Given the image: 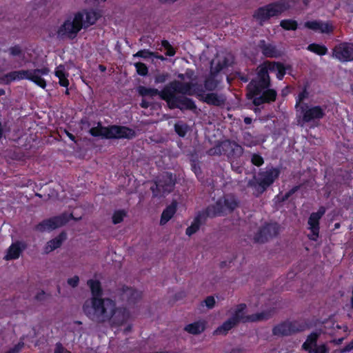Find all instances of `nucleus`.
Returning a JSON list of instances; mask_svg holds the SVG:
<instances>
[{"mask_svg":"<svg viewBox=\"0 0 353 353\" xmlns=\"http://www.w3.org/2000/svg\"><path fill=\"white\" fill-rule=\"evenodd\" d=\"M292 69L290 65H285L279 61H265L256 68V77L252 79L246 86V97L252 101L254 106L270 104L277 98V91L272 88L269 72H276L278 80H283L287 71Z\"/></svg>","mask_w":353,"mask_h":353,"instance_id":"obj_1","label":"nucleus"},{"mask_svg":"<svg viewBox=\"0 0 353 353\" xmlns=\"http://www.w3.org/2000/svg\"><path fill=\"white\" fill-rule=\"evenodd\" d=\"M115 309V302L109 298L92 297L83 305L84 314L92 321L104 323L110 320L111 312Z\"/></svg>","mask_w":353,"mask_h":353,"instance_id":"obj_2","label":"nucleus"},{"mask_svg":"<svg viewBox=\"0 0 353 353\" xmlns=\"http://www.w3.org/2000/svg\"><path fill=\"white\" fill-rule=\"evenodd\" d=\"M280 173L279 168L274 167L266 168L265 170H261L257 176H254L253 179L248 181V186L252 189L253 195L259 197L274 183Z\"/></svg>","mask_w":353,"mask_h":353,"instance_id":"obj_3","label":"nucleus"},{"mask_svg":"<svg viewBox=\"0 0 353 353\" xmlns=\"http://www.w3.org/2000/svg\"><path fill=\"white\" fill-rule=\"evenodd\" d=\"M289 8L290 6L287 1L279 0L258 8L254 12L253 17L262 26L272 17H279Z\"/></svg>","mask_w":353,"mask_h":353,"instance_id":"obj_4","label":"nucleus"},{"mask_svg":"<svg viewBox=\"0 0 353 353\" xmlns=\"http://www.w3.org/2000/svg\"><path fill=\"white\" fill-rule=\"evenodd\" d=\"M239 202L234 195L228 194L220 197L214 204L206 208V216L216 217L225 216L234 212Z\"/></svg>","mask_w":353,"mask_h":353,"instance_id":"obj_5","label":"nucleus"},{"mask_svg":"<svg viewBox=\"0 0 353 353\" xmlns=\"http://www.w3.org/2000/svg\"><path fill=\"white\" fill-rule=\"evenodd\" d=\"M72 219L77 220L72 213L63 212L59 215L43 220L34 226V230L40 232L52 231L65 225Z\"/></svg>","mask_w":353,"mask_h":353,"instance_id":"obj_6","label":"nucleus"},{"mask_svg":"<svg viewBox=\"0 0 353 353\" xmlns=\"http://www.w3.org/2000/svg\"><path fill=\"white\" fill-rule=\"evenodd\" d=\"M176 184V178L171 172L163 173L151 187L154 196H161L172 192Z\"/></svg>","mask_w":353,"mask_h":353,"instance_id":"obj_7","label":"nucleus"},{"mask_svg":"<svg viewBox=\"0 0 353 353\" xmlns=\"http://www.w3.org/2000/svg\"><path fill=\"white\" fill-rule=\"evenodd\" d=\"M193 85L192 82H182L174 80L162 89L163 99L171 97L168 92L172 96H177L176 94L183 96H193L194 95V92L192 91Z\"/></svg>","mask_w":353,"mask_h":353,"instance_id":"obj_8","label":"nucleus"},{"mask_svg":"<svg viewBox=\"0 0 353 353\" xmlns=\"http://www.w3.org/2000/svg\"><path fill=\"white\" fill-rule=\"evenodd\" d=\"M247 305L245 303H240L236 306L234 313L231 316L232 319H234L236 322L239 323L240 321L243 323L248 322H258L264 320H268L270 318V312L263 311L261 312L245 315V311Z\"/></svg>","mask_w":353,"mask_h":353,"instance_id":"obj_9","label":"nucleus"},{"mask_svg":"<svg viewBox=\"0 0 353 353\" xmlns=\"http://www.w3.org/2000/svg\"><path fill=\"white\" fill-rule=\"evenodd\" d=\"M325 106L311 105L303 103L300 106L301 120L304 123L320 121L325 116Z\"/></svg>","mask_w":353,"mask_h":353,"instance_id":"obj_10","label":"nucleus"},{"mask_svg":"<svg viewBox=\"0 0 353 353\" xmlns=\"http://www.w3.org/2000/svg\"><path fill=\"white\" fill-rule=\"evenodd\" d=\"M307 328L306 323L297 321H285L272 329V334L275 336H290L292 334L304 331Z\"/></svg>","mask_w":353,"mask_h":353,"instance_id":"obj_11","label":"nucleus"},{"mask_svg":"<svg viewBox=\"0 0 353 353\" xmlns=\"http://www.w3.org/2000/svg\"><path fill=\"white\" fill-rule=\"evenodd\" d=\"M168 94L171 97L163 100L167 102L170 109H179L181 111H194L196 110V105L192 99L183 95L172 96L170 92Z\"/></svg>","mask_w":353,"mask_h":353,"instance_id":"obj_12","label":"nucleus"},{"mask_svg":"<svg viewBox=\"0 0 353 353\" xmlns=\"http://www.w3.org/2000/svg\"><path fill=\"white\" fill-rule=\"evenodd\" d=\"M280 231V226L277 223H265L254 236L256 243H264L270 239L276 237Z\"/></svg>","mask_w":353,"mask_h":353,"instance_id":"obj_13","label":"nucleus"},{"mask_svg":"<svg viewBox=\"0 0 353 353\" xmlns=\"http://www.w3.org/2000/svg\"><path fill=\"white\" fill-rule=\"evenodd\" d=\"M108 139H132L136 137L137 134L132 128L120 125H110L106 128Z\"/></svg>","mask_w":353,"mask_h":353,"instance_id":"obj_14","label":"nucleus"},{"mask_svg":"<svg viewBox=\"0 0 353 353\" xmlns=\"http://www.w3.org/2000/svg\"><path fill=\"white\" fill-rule=\"evenodd\" d=\"M332 56L341 62L353 61V43L342 42L334 46Z\"/></svg>","mask_w":353,"mask_h":353,"instance_id":"obj_15","label":"nucleus"},{"mask_svg":"<svg viewBox=\"0 0 353 353\" xmlns=\"http://www.w3.org/2000/svg\"><path fill=\"white\" fill-rule=\"evenodd\" d=\"M325 212V208L323 207H321L317 212H312L310 215L307 223L310 226L309 229L312 232V235H308V237L310 240L316 241L319 237L320 230L319 221Z\"/></svg>","mask_w":353,"mask_h":353,"instance_id":"obj_16","label":"nucleus"},{"mask_svg":"<svg viewBox=\"0 0 353 353\" xmlns=\"http://www.w3.org/2000/svg\"><path fill=\"white\" fill-rule=\"evenodd\" d=\"M31 70H21L11 71L1 77H0V83L3 85H10L15 81H21L23 79L29 80Z\"/></svg>","mask_w":353,"mask_h":353,"instance_id":"obj_17","label":"nucleus"},{"mask_svg":"<svg viewBox=\"0 0 353 353\" xmlns=\"http://www.w3.org/2000/svg\"><path fill=\"white\" fill-rule=\"evenodd\" d=\"M130 318L129 311L125 307H117L111 312L110 321L112 325L119 327L125 323Z\"/></svg>","mask_w":353,"mask_h":353,"instance_id":"obj_18","label":"nucleus"},{"mask_svg":"<svg viewBox=\"0 0 353 353\" xmlns=\"http://www.w3.org/2000/svg\"><path fill=\"white\" fill-rule=\"evenodd\" d=\"M141 299V292L128 286H123L121 293V299L125 301L129 305H133Z\"/></svg>","mask_w":353,"mask_h":353,"instance_id":"obj_19","label":"nucleus"},{"mask_svg":"<svg viewBox=\"0 0 353 353\" xmlns=\"http://www.w3.org/2000/svg\"><path fill=\"white\" fill-rule=\"evenodd\" d=\"M258 47L263 55L267 58H279L283 54V52L275 45L267 43L263 39L259 41Z\"/></svg>","mask_w":353,"mask_h":353,"instance_id":"obj_20","label":"nucleus"},{"mask_svg":"<svg viewBox=\"0 0 353 353\" xmlns=\"http://www.w3.org/2000/svg\"><path fill=\"white\" fill-rule=\"evenodd\" d=\"M304 26L314 31H319L321 33L330 34L333 32V26L329 22L321 21H307L305 22Z\"/></svg>","mask_w":353,"mask_h":353,"instance_id":"obj_21","label":"nucleus"},{"mask_svg":"<svg viewBox=\"0 0 353 353\" xmlns=\"http://www.w3.org/2000/svg\"><path fill=\"white\" fill-rule=\"evenodd\" d=\"M79 31H77L76 27L70 19L65 20L63 23L59 28L57 34L61 38L67 37L69 39H74Z\"/></svg>","mask_w":353,"mask_h":353,"instance_id":"obj_22","label":"nucleus"},{"mask_svg":"<svg viewBox=\"0 0 353 353\" xmlns=\"http://www.w3.org/2000/svg\"><path fill=\"white\" fill-rule=\"evenodd\" d=\"M201 100L209 105L220 107L225 103L226 97L223 94L212 92L205 94Z\"/></svg>","mask_w":353,"mask_h":353,"instance_id":"obj_23","label":"nucleus"},{"mask_svg":"<svg viewBox=\"0 0 353 353\" xmlns=\"http://www.w3.org/2000/svg\"><path fill=\"white\" fill-rule=\"evenodd\" d=\"M208 216H206V210L204 212H198L194 216L191 225L187 228L185 234L189 236L195 234L200 229L202 223L205 221Z\"/></svg>","mask_w":353,"mask_h":353,"instance_id":"obj_24","label":"nucleus"},{"mask_svg":"<svg viewBox=\"0 0 353 353\" xmlns=\"http://www.w3.org/2000/svg\"><path fill=\"white\" fill-rule=\"evenodd\" d=\"M67 239V234L63 231L60 232L57 236L48 241L44 247V252L47 254L54 251V250L60 248L63 243Z\"/></svg>","mask_w":353,"mask_h":353,"instance_id":"obj_25","label":"nucleus"},{"mask_svg":"<svg viewBox=\"0 0 353 353\" xmlns=\"http://www.w3.org/2000/svg\"><path fill=\"white\" fill-rule=\"evenodd\" d=\"M177 201L172 200L171 203L163 210L160 219L161 225L167 223L174 216L177 210Z\"/></svg>","mask_w":353,"mask_h":353,"instance_id":"obj_26","label":"nucleus"},{"mask_svg":"<svg viewBox=\"0 0 353 353\" xmlns=\"http://www.w3.org/2000/svg\"><path fill=\"white\" fill-rule=\"evenodd\" d=\"M207 322L205 320H199L186 325L184 330L189 334L198 335L205 330Z\"/></svg>","mask_w":353,"mask_h":353,"instance_id":"obj_27","label":"nucleus"},{"mask_svg":"<svg viewBox=\"0 0 353 353\" xmlns=\"http://www.w3.org/2000/svg\"><path fill=\"white\" fill-rule=\"evenodd\" d=\"M320 334L316 332L310 333L305 341L302 345V349L308 353H312L313 348L317 345V341L319 338Z\"/></svg>","mask_w":353,"mask_h":353,"instance_id":"obj_28","label":"nucleus"},{"mask_svg":"<svg viewBox=\"0 0 353 353\" xmlns=\"http://www.w3.org/2000/svg\"><path fill=\"white\" fill-rule=\"evenodd\" d=\"M137 92L138 94L144 97H150L151 98H153L156 96H159V97L163 100V94H162V90L159 91L157 88H147L143 85H139L137 88Z\"/></svg>","mask_w":353,"mask_h":353,"instance_id":"obj_29","label":"nucleus"},{"mask_svg":"<svg viewBox=\"0 0 353 353\" xmlns=\"http://www.w3.org/2000/svg\"><path fill=\"white\" fill-rule=\"evenodd\" d=\"M237 324L238 323L236 322L235 319L230 317L215 330L214 334L225 335Z\"/></svg>","mask_w":353,"mask_h":353,"instance_id":"obj_30","label":"nucleus"},{"mask_svg":"<svg viewBox=\"0 0 353 353\" xmlns=\"http://www.w3.org/2000/svg\"><path fill=\"white\" fill-rule=\"evenodd\" d=\"M85 19L84 20V28L94 25L97 21L101 17L99 11L94 10H89L85 11Z\"/></svg>","mask_w":353,"mask_h":353,"instance_id":"obj_31","label":"nucleus"},{"mask_svg":"<svg viewBox=\"0 0 353 353\" xmlns=\"http://www.w3.org/2000/svg\"><path fill=\"white\" fill-rule=\"evenodd\" d=\"M87 285L90 288L92 297L101 298L103 290L101 282L99 280L89 279L87 281Z\"/></svg>","mask_w":353,"mask_h":353,"instance_id":"obj_32","label":"nucleus"},{"mask_svg":"<svg viewBox=\"0 0 353 353\" xmlns=\"http://www.w3.org/2000/svg\"><path fill=\"white\" fill-rule=\"evenodd\" d=\"M216 76V74H212L210 72V74L205 79L203 86L205 90L212 92L217 89L219 81L215 79Z\"/></svg>","mask_w":353,"mask_h":353,"instance_id":"obj_33","label":"nucleus"},{"mask_svg":"<svg viewBox=\"0 0 353 353\" xmlns=\"http://www.w3.org/2000/svg\"><path fill=\"white\" fill-rule=\"evenodd\" d=\"M106 128H108V125L103 126L101 122H98L97 126L91 128L89 130V133L94 137H101L103 139H108Z\"/></svg>","mask_w":353,"mask_h":353,"instance_id":"obj_34","label":"nucleus"},{"mask_svg":"<svg viewBox=\"0 0 353 353\" xmlns=\"http://www.w3.org/2000/svg\"><path fill=\"white\" fill-rule=\"evenodd\" d=\"M22 250L18 243H12L8 249L4 259L7 261L17 259L19 257Z\"/></svg>","mask_w":353,"mask_h":353,"instance_id":"obj_35","label":"nucleus"},{"mask_svg":"<svg viewBox=\"0 0 353 353\" xmlns=\"http://www.w3.org/2000/svg\"><path fill=\"white\" fill-rule=\"evenodd\" d=\"M306 49L308 51L319 56L325 55L328 52L327 48L325 45L316 43H312L309 44L307 46Z\"/></svg>","mask_w":353,"mask_h":353,"instance_id":"obj_36","label":"nucleus"},{"mask_svg":"<svg viewBox=\"0 0 353 353\" xmlns=\"http://www.w3.org/2000/svg\"><path fill=\"white\" fill-rule=\"evenodd\" d=\"M214 62L211 63L212 67L210 72L212 74H218L222 70L229 66V60L228 58L224 57L221 60H219L217 63L213 66Z\"/></svg>","mask_w":353,"mask_h":353,"instance_id":"obj_37","label":"nucleus"},{"mask_svg":"<svg viewBox=\"0 0 353 353\" xmlns=\"http://www.w3.org/2000/svg\"><path fill=\"white\" fill-rule=\"evenodd\" d=\"M308 85H305L301 90L296 97V104L295 108H300V106L303 103V101L308 98L309 92H308Z\"/></svg>","mask_w":353,"mask_h":353,"instance_id":"obj_38","label":"nucleus"},{"mask_svg":"<svg viewBox=\"0 0 353 353\" xmlns=\"http://www.w3.org/2000/svg\"><path fill=\"white\" fill-rule=\"evenodd\" d=\"M71 22L76 27L77 31H80L84 27V14L81 12H77Z\"/></svg>","mask_w":353,"mask_h":353,"instance_id":"obj_39","label":"nucleus"},{"mask_svg":"<svg viewBox=\"0 0 353 353\" xmlns=\"http://www.w3.org/2000/svg\"><path fill=\"white\" fill-rule=\"evenodd\" d=\"M280 26L285 30H296L298 23L294 19H283L280 21Z\"/></svg>","mask_w":353,"mask_h":353,"instance_id":"obj_40","label":"nucleus"},{"mask_svg":"<svg viewBox=\"0 0 353 353\" xmlns=\"http://www.w3.org/2000/svg\"><path fill=\"white\" fill-rule=\"evenodd\" d=\"M174 128L175 132L180 137H185L188 131V125L182 121L175 123Z\"/></svg>","mask_w":353,"mask_h":353,"instance_id":"obj_41","label":"nucleus"},{"mask_svg":"<svg viewBox=\"0 0 353 353\" xmlns=\"http://www.w3.org/2000/svg\"><path fill=\"white\" fill-rule=\"evenodd\" d=\"M126 216V212L124 210H118L114 211L112 216V221L114 225L119 224L123 221Z\"/></svg>","mask_w":353,"mask_h":353,"instance_id":"obj_42","label":"nucleus"},{"mask_svg":"<svg viewBox=\"0 0 353 353\" xmlns=\"http://www.w3.org/2000/svg\"><path fill=\"white\" fill-rule=\"evenodd\" d=\"M29 81H32L41 88H45L46 87V80L41 76L36 74L30 73Z\"/></svg>","mask_w":353,"mask_h":353,"instance_id":"obj_43","label":"nucleus"},{"mask_svg":"<svg viewBox=\"0 0 353 353\" xmlns=\"http://www.w3.org/2000/svg\"><path fill=\"white\" fill-rule=\"evenodd\" d=\"M137 72L139 75L145 77L148 73V68L147 65L142 62H137L134 64Z\"/></svg>","mask_w":353,"mask_h":353,"instance_id":"obj_44","label":"nucleus"},{"mask_svg":"<svg viewBox=\"0 0 353 353\" xmlns=\"http://www.w3.org/2000/svg\"><path fill=\"white\" fill-rule=\"evenodd\" d=\"M161 46L166 50L165 55L168 57H173L176 54V50L171 46L168 40L163 39L161 41Z\"/></svg>","mask_w":353,"mask_h":353,"instance_id":"obj_45","label":"nucleus"},{"mask_svg":"<svg viewBox=\"0 0 353 353\" xmlns=\"http://www.w3.org/2000/svg\"><path fill=\"white\" fill-rule=\"evenodd\" d=\"M152 56H155V52H152L148 49L140 50L134 54V57H141L143 59L152 58Z\"/></svg>","mask_w":353,"mask_h":353,"instance_id":"obj_46","label":"nucleus"},{"mask_svg":"<svg viewBox=\"0 0 353 353\" xmlns=\"http://www.w3.org/2000/svg\"><path fill=\"white\" fill-rule=\"evenodd\" d=\"M251 162L253 165L260 167L264 163V159L259 154L254 153L252 155Z\"/></svg>","mask_w":353,"mask_h":353,"instance_id":"obj_47","label":"nucleus"},{"mask_svg":"<svg viewBox=\"0 0 353 353\" xmlns=\"http://www.w3.org/2000/svg\"><path fill=\"white\" fill-rule=\"evenodd\" d=\"M301 188V185H295L291 188L289 191L286 192L281 198V201H285L288 200L295 192H296Z\"/></svg>","mask_w":353,"mask_h":353,"instance_id":"obj_48","label":"nucleus"},{"mask_svg":"<svg viewBox=\"0 0 353 353\" xmlns=\"http://www.w3.org/2000/svg\"><path fill=\"white\" fill-rule=\"evenodd\" d=\"M10 54L12 56H23V50L20 46L15 45L9 48Z\"/></svg>","mask_w":353,"mask_h":353,"instance_id":"obj_49","label":"nucleus"},{"mask_svg":"<svg viewBox=\"0 0 353 353\" xmlns=\"http://www.w3.org/2000/svg\"><path fill=\"white\" fill-rule=\"evenodd\" d=\"M192 84L194 85L192 91L194 92V95L196 94V96L200 97L201 99L204 96V90L202 85L197 83H192Z\"/></svg>","mask_w":353,"mask_h":353,"instance_id":"obj_50","label":"nucleus"},{"mask_svg":"<svg viewBox=\"0 0 353 353\" xmlns=\"http://www.w3.org/2000/svg\"><path fill=\"white\" fill-rule=\"evenodd\" d=\"M168 77L169 74L167 72L157 74L154 77V83L156 84L165 83Z\"/></svg>","mask_w":353,"mask_h":353,"instance_id":"obj_51","label":"nucleus"},{"mask_svg":"<svg viewBox=\"0 0 353 353\" xmlns=\"http://www.w3.org/2000/svg\"><path fill=\"white\" fill-rule=\"evenodd\" d=\"M54 74L59 79L65 76H68V74L65 72V66L62 64H60L59 66L56 68Z\"/></svg>","mask_w":353,"mask_h":353,"instance_id":"obj_52","label":"nucleus"},{"mask_svg":"<svg viewBox=\"0 0 353 353\" xmlns=\"http://www.w3.org/2000/svg\"><path fill=\"white\" fill-rule=\"evenodd\" d=\"M329 348L326 344H321L313 348L312 353H328Z\"/></svg>","mask_w":353,"mask_h":353,"instance_id":"obj_53","label":"nucleus"},{"mask_svg":"<svg viewBox=\"0 0 353 353\" xmlns=\"http://www.w3.org/2000/svg\"><path fill=\"white\" fill-rule=\"evenodd\" d=\"M49 72L50 70L47 67H43L41 68L31 70V73L36 74L39 76L48 75Z\"/></svg>","mask_w":353,"mask_h":353,"instance_id":"obj_54","label":"nucleus"},{"mask_svg":"<svg viewBox=\"0 0 353 353\" xmlns=\"http://www.w3.org/2000/svg\"><path fill=\"white\" fill-rule=\"evenodd\" d=\"M54 353H71V352L65 349L61 343L57 342L55 344Z\"/></svg>","mask_w":353,"mask_h":353,"instance_id":"obj_55","label":"nucleus"},{"mask_svg":"<svg viewBox=\"0 0 353 353\" xmlns=\"http://www.w3.org/2000/svg\"><path fill=\"white\" fill-rule=\"evenodd\" d=\"M205 304L206 307L209 309H212L214 307L215 305V299L214 296H208L205 300H204Z\"/></svg>","mask_w":353,"mask_h":353,"instance_id":"obj_56","label":"nucleus"},{"mask_svg":"<svg viewBox=\"0 0 353 353\" xmlns=\"http://www.w3.org/2000/svg\"><path fill=\"white\" fill-rule=\"evenodd\" d=\"M68 283L72 288H75L78 285L79 282V278L78 276L75 275L72 278H69L68 279Z\"/></svg>","mask_w":353,"mask_h":353,"instance_id":"obj_57","label":"nucleus"},{"mask_svg":"<svg viewBox=\"0 0 353 353\" xmlns=\"http://www.w3.org/2000/svg\"><path fill=\"white\" fill-rule=\"evenodd\" d=\"M23 339H20V341L13 347L17 353H19L24 347Z\"/></svg>","mask_w":353,"mask_h":353,"instance_id":"obj_58","label":"nucleus"},{"mask_svg":"<svg viewBox=\"0 0 353 353\" xmlns=\"http://www.w3.org/2000/svg\"><path fill=\"white\" fill-rule=\"evenodd\" d=\"M68 76H65L63 77H61L59 79V83L61 86L68 88L70 83L69 80L68 79Z\"/></svg>","mask_w":353,"mask_h":353,"instance_id":"obj_59","label":"nucleus"},{"mask_svg":"<svg viewBox=\"0 0 353 353\" xmlns=\"http://www.w3.org/2000/svg\"><path fill=\"white\" fill-rule=\"evenodd\" d=\"M353 350V339L348 343L341 351V353L348 352Z\"/></svg>","mask_w":353,"mask_h":353,"instance_id":"obj_60","label":"nucleus"},{"mask_svg":"<svg viewBox=\"0 0 353 353\" xmlns=\"http://www.w3.org/2000/svg\"><path fill=\"white\" fill-rule=\"evenodd\" d=\"M64 133L66 134V136L73 142L77 143L76 137L74 135H73L72 133H70L68 130L65 129L63 130Z\"/></svg>","mask_w":353,"mask_h":353,"instance_id":"obj_61","label":"nucleus"},{"mask_svg":"<svg viewBox=\"0 0 353 353\" xmlns=\"http://www.w3.org/2000/svg\"><path fill=\"white\" fill-rule=\"evenodd\" d=\"M140 106L142 108L147 109L148 108H149L150 106V103L148 102L147 100L143 99L141 100V102L140 103Z\"/></svg>","mask_w":353,"mask_h":353,"instance_id":"obj_62","label":"nucleus"},{"mask_svg":"<svg viewBox=\"0 0 353 353\" xmlns=\"http://www.w3.org/2000/svg\"><path fill=\"white\" fill-rule=\"evenodd\" d=\"M239 79L243 81V83H247L249 81L250 78L248 74H241L239 75Z\"/></svg>","mask_w":353,"mask_h":353,"instance_id":"obj_63","label":"nucleus"},{"mask_svg":"<svg viewBox=\"0 0 353 353\" xmlns=\"http://www.w3.org/2000/svg\"><path fill=\"white\" fill-rule=\"evenodd\" d=\"M192 170L196 176H198L199 173H201L200 168L194 163L192 165Z\"/></svg>","mask_w":353,"mask_h":353,"instance_id":"obj_64","label":"nucleus"}]
</instances>
